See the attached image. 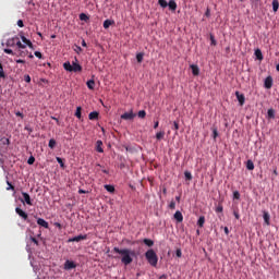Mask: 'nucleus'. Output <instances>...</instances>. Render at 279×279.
Wrapping results in <instances>:
<instances>
[{"mask_svg": "<svg viewBox=\"0 0 279 279\" xmlns=\"http://www.w3.org/2000/svg\"><path fill=\"white\" fill-rule=\"evenodd\" d=\"M235 96H236V99H238L240 106H243L245 104V95H243L239 92H235Z\"/></svg>", "mask_w": 279, "mask_h": 279, "instance_id": "9b49d317", "label": "nucleus"}, {"mask_svg": "<svg viewBox=\"0 0 279 279\" xmlns=\"http://www.w3.org/2000/svg\"><path fill=\"white\" fill-rule=\"evenodd\" d=\"M177 256H178V258H182V251L181 250H177Z\"/></svg>", "mask_w": 279, "mask_h": 279, "instance_id": "6e6d98bb", "label": "nucleus"}, {"mask_svg": "<svg viewBox=\"0 0 279 279\" xmlns=\"http://www.w3.org/2000/svg\"><path fill=\"white\" fill-rule=\"evenodd\" d=\"M254 56H255L256 60H259V61L263 60V51H260V49L257 48V49L255 50Z\"/></svg>", "mask_w": 279, "mask_h": 279, "instance_id": "6ab92c4d", "label": "nucleus"}, {"mask_svg": "<svg viewBox=\"0 0 279 279\" xmlns=\"http://www.w3.org/2000/svg\"><path fill=\"white\" fill-rule=\"evenodd\" d=\"M225 234H230V229H228V227H225Z\"/></svg>", "mask_w": 279, "mask_h": 279, "instance_id": "bf43d9fd", "label": "nucleus"}, {"mask_svg": "<svg viewBox=\"0 0 279 279\" xmlns=\"http://www.w3.org/2000/svg\"><path fill=\"white\" fill-rule=\"evenodd\" d=\"M145 57V54L143 53V52H138L137 54H136V60H137V62H143V58Z\"/></svg>", "mask_w": 279, "mask_h": 279, "instance_id": "473e14b6", "label": "nucleus"}, {"mask_svg": "<svg viewBox=\"0 0 279 279\" xmlns=\"http://www.w3.org/2000/svg\"><path fill=\"white\" fill-rule=\"evenodd\" d=\"M88 239V235L84 234H80V235H76L74 238H70L68 240V243H80V241H86Z\"/></svg>", "mask_w": 279, "mask_h": 279, "instance_id": "20e7f679", "label": "nucleus"}, {"mask_svg": "<svg viewBox=\"0 0 279 279\" xmlns=\"http://www.w3.org/2000/svg\"><path fill=\"white\" fill-rule=\"evenodd\" d=\"M204 223H206V218L204 216H201L197 220V226L199 228H204Z\"/></svg>", "mask_w": 279, "mask_h": 279, "instance_id": "aec40b11", "label": "nucleus"}, {"mask_svg": "<svg viewBox=\"0 0 279 279\" xmlns=\"http://www.w3.org/2000/svg\"><path fill=\"white\" fill-rule=\"evenodd\" d=\"M34 162H36V158H34V156H31L27 160L28 165H34Z\"/></svg>", "mask_w": 279, "mask_h": 279, "instance_id": "ea45409f", "label": "nucleus"}, {"mask_svg": "<svg viewBox=\"0 0 279 279\" xmlns=\"http://www.w3.org/2000/svg\"><path fill=\"white\" fill-rule=\"evenodd\" d=\"M213 136L214 141L217 140V136H219V132L217 131V129H213Z\"/></svg>", "mask_w": 279, "mask_h": 279, "instance_id": "37998d69", "label": "nucleus"}, {"mask_svg": "<svg viewBox=\"0 0 279 279\" xmlns=\"http://www.w3.org/2000/svg\"><path fill=\"white\" fill-rule=\"evenodd\" d=\"M88 119H89V121H95V120L99 119V112H97V111L90 112L88 114Z\"/></svg>", "mask_w": 279, "mask_h": 279, "instance_id": "dca6fc26", "label": "nucleus"}, {"mask_svg": "<svg viewBox=\"0 0 279 279\" xmlns=\"http://www.w3.org/2000/svg\"><path fill=\"white\" fill-rule=\"evenodd\" d=\"M35 56H36V58H43V53L40 52V51H35Z\"/></svg>", "mask_w": 279, "mask_h": 279, "instance_id": "864d4df0", "label": "nucleus"}, {"mask_svg": "<svg viewBox=\"0 0 279 279\" xmlns=\"http://www.w3.org/2000/svg\"><path fill=\"white\" fill-rule=\"evenodd\" d=\"M264 86L269 90V88L274 86V78L271 76H267L264 81Z\"/></svg>", "mask_w": 279, "mask_h": 279, "instance_id": "1a4fd4ad", "label": "nucleus"}, {"mask_svg": "<svg viewBox=\"0 0 279 279\" xmlns=\"http://www.w3.org/2000/svg\"><path fill=\"white\" fill-rule=\"evenodd\" d=\"M274 175H278V169L274 170Z\"/></svg>", "mask_w": 279, "mask_h": 279, "instance_id": "774afa93", "label": "nucleus"}, {"mask_svg": "<svg viewBox=\"0 0 279 279\" xmlns=\"http://www.w3.org/2000/svg\"><path fill=\"white\" fill-rule=\"evenodd\" d=\"M17 27H25V24L23 23V20L17 21Z\"/></svg>", "mask_w": 279, "mask_h": 279, "instance_id": "de8ad7c7", "label": "nucleus"}, {"mask_svg": "<svg viewBox=\"0 0 279 279\" xmlns=\"http://www.w3.org/2000/svg\"><path fill=\"white\" fill-rule=\"evenodd\" d=\"M15 116H16V117H21V119H24V117H25V116L23 114V112H21V111H16V112H15Z\"/></svg>", "mask_w": 279, "mask_h": 279, "instance_id": "8fccbe9b", "label": "nucleus"}, {"mask_svg": "<svg viewBox=\"0 0 279 279\" xmlns=\"http://www.w3.org/2000/svg\"><path fill=\"white\" fill-rule=\"evenodd\" d=\"M0 77H2V78L5 77V72L4 71H0Z\"/></svg>", "mask_w": 279, "mask_h": 279, "instance_id": "4d7b16f0", "label": "nucleus"}, {"mask_svg": "<svg viewBox=\"0 0 279 279\" xmlns=\"http://www.w3.org/2000/svg\"><path fill=\"white\" fill-rule=\"evenodd\" d=\"M233 199H241V193L239 191L233 192Z\"/></svg>", "mask_w": 279, "mask_h": 279, "instance_id": "4c0bfd02", "label": "nucleus"}, {"mask_svg": "<svg viewBox=\"0 0 279 279\" xmlns=\"http://www.w3.org/2000/svg\"><path fill=\"white\" fill-rule=\"evenodd\" d=\"M87 88H89V90H95V81L94 80L87 81Z\"/></svg>", "mask_w": 279, "mask_h": 279, "instance_id": "b1692460", "label": "nucleus"}, {"mask_svg": "<svg viewBox=\"0 0 279 279\" xmlns=\"http://www.w3.org/2000/svg\"><path fill=\"white\" fill-rule=\"evenodd\" d=\"M57 162L60 165L61 169H64V161L62 160V158L57 157Z\"/></svg>", "mask_w": 279, "mask_h": 279, "instance_id": "e433bc0d", "label": "nucleus"}, {"mask_svg": "<svg viewBox=\"0 0 279 279\" xmlns=\"http://www.w3.org/2000/svg\"><path fill=\"white\" fill-rule=\"evenodd\" d=\"M145 258L151 267H158V255L156 254V251L153 248L148 250L145 253Z\"/></svg>", "mask_w": 279, "mask_h": 279, "instance_id": "f03ea898", "label": "nucleus"}, {"mask_svg": "<svg viewBox=\"0 0 279 279\" xmlns=\"http://www.w3.org/2000/svg\"><path fill=\"white\" fill-rule=\"evenodd\" d=\"M96 151H98V154H104V142L101 140L96 142Z\"/></svg>", "mask_w": 279, "mask_h": 279, "instance_id": "f8f14e48", "label": "nucleus"}, {"mask_svg": "<svg viewBox=\"0 0 279 279\" xmlns=\"http://www.w3.org/2000/svg\"><path fill=\"white\" fill-rule=\"evenodd\" d=\"M17 40H19V36L8 39L7 47H15Z\"/></svg>", "mask_w": 279, "mask_h": 279, "instance_id": "4468645a", "label": "nucleus"}, {"mask_svg": "<svg viewBox=\"0 0 279 279\" xmlns=\"http://www.w3.org/2000/svg\"><path fill=\"white\" fill-rule=\"evenodd\" d=\"M192 73H193L194 77H197V75H199V71H193Z\"/></svg>", "mask_w": 279, "mask_h": 279, "instance_id": "13d9d810", "label": "nucleus"}, {"mask_svg": "<svg viewBox=\"0 0 279 279\" xmlns=\"http://www.w3.org/2000/svg\"><path fill=\"white\" fill-rule=\"evenodd\" d=\"M158 4L163 9L169 8L171 12H175V10H178V3L174 2V0H170L169 2H167V0H158Z\"/></svg>", "mask_w": 279, "mask_h": 279, "instance_id": "7ed1b4c3", "label": "nucleus"}, {"mask_svg": "<svg viewBox=\"0 0 279 279\" xmlns=\"http://www.w3.org/2000/svg\"><path fill=\"white\" fill-rule=\"evenodd\" d=\"M24 82H27V84H29V82H32V77L29 75H25Z\"/></svg>", "mask_w": 279, "mask_h": 279, "instance_id": "49530a36", "label": "nucleus"}, {"mask_svg": "<svg viewBox=\"0 0 279 279\" xmlns=\"http://www.w3.org/2000/svg\"><path fill=\"white\" fill-rule=\"evenodd\" d=\"M112 252L114 254H120L122 256L121 263L123 265H130L132 263V256H134V252L130 251V248H119V247H113Z\"/></svg>", "mask_w": 279, "mask_h": 279, "instance_id": "f257e3e1", "label": "nucleus"}, {"mask_svg": "<svg viewBox=\"0 0 279 279\" xmlns=\"http://www.w3.org/2000/svg\"><path fill=\"white\" fill-rule=\"evenodd\" d=\"M184 177H185L186 180H193V174L189 171L184 172Z\"/></svg>", "mask_w": 279, "mask_h": 279, "instance_id": "c9c22d12", "label": "nucleus"}, {"mask_svg": "<svg viewBox=\"0 0 279 279\" xmlns=\"http://www.w3.org/2000/svg\"><path fill=\"white\" fill-rule=\"evenodd\" d=\"M173 125H174V130H175V131L180 130V124H179L178 122L174 121V122H173Z\"/></svg>", "mask_w": 279, "mask_h": 279, "instance_id": "3c124183", "label": "nucleus"}, {"mask_svg": "<svg viewBox=\"0 0 279 279\" xmlns=\"http://www.w3.org/2000/svg\"><path fill=\"white\" fill-rule=\"evenodd\" d=\"M82 47H86V40L82 41Z\"/></svg>", "mask_w": 279, "mask_h": 279, "instance_id": "338daca9", "label": "nucleus"}, {"mask_svg": "<svg viewBox=\"0 0 279 279\" xmlns=\"http://www.w3.org/2000/svg\"><path fill=\"white\" fill-rule=\"evenodd\" d=\"M205 16H210V9H207V11L205 12Z\"/></svg>", "mask_w": 279, "mask_h": 279, "instance_id": "680f3d73", "label": "nucleus"}, {"mask_svg": "<svg viewBox=\"0 0 279 279\" xmlns=\"http://www.w3.org/2000/svg\"><path fill=\"white\" fill-rule=\"evenodd\" d=\"M15 213L16 215H19V217H22V219L24 221H27V219H29V216L27 215V213H25L23 209H21L20 207L15 208Z\"/></svg>", "mask_w": 279, "mask_h": 279, "instance_id": "423d86ee", "label": "nucleus"}, {"mask_svg": "<svg viewBox=\"0 0 279 279\" xmlns=\"http://www.w3.org/2000/svg\"><path fill=\"white\" fill-rule=\"evenodd\" d=\"M110 25H112V21H110V20H106V21L104 22V24H102V26H104L105 29H108V27H110Z\"/></svg>", "mask_w": 279, "mask_h": 279, "instance_id": "2f4dec72", "label": "nucleus"}, {"mask_svg": "<svg viewBox=\"0 0 279 279\" xmlns=\"http://www.w3.org/2000/svg\"><path fill=\"white\" fill-rule=\"evenodd\" d=\"M233 215H234L235 219H241V216L239 215V210H234Z\"/></svg>", "mask_w": 279, "mask_h": 279, "instance_id": "09e8293b", "label": "nucleus"}, {"mask_svg": "<svg viewBox=\"0 0 279 279\" xmlns=\"http://www.w3.org/2000/svg\"><path fill=\"white\" fill-rule=\"evenodd\" d=\"M263 217H264V221H265L266 226H269L270 219H271V216H269V213L264 211Z\"/></svg>", "mask_w": 279, "mask_h": 279, "instance_id": "a211bd4d", "label": "nucleus"}, {"mask_svg": "<svg viewBox=\"0 0 279 279\" xmlns=\"http://www.w3.org/2000/svg\"><path fill=\"white\" fill-rule=\"evenodd\" d=\"M78 17H80V21H88L89 20L88 15H86V13H81L78 15Z\"/></svg>", "mask_w": 279, "mask_h": 279, "instance_id": "f704fd0d", "label": "nucleus"}, {"mask_svg": "<svg viewBox=\"0 0 279 279\" xmlns=\"http://www.w3.org/2000/svg\"><path fill=\"white\" fill-rule=\"evenodd\" d=\"M267 114H268V119L276 118V111L274 109H268Z\"/></svg>", "mask_w": 279, "mask_h": 279, "instance_id": "393cba45", "label": "nucleus"}, {"mask_svg": "<svg viewBox=\"0 0 279 279\" xmlns=\"http://www.w3.org/2000/svg\"><path fill=\"white\" fill-rule=\"evenodd\" d=\"M8 187L7 191H14V185L10 183V181H7Z\"/></svg>", "mask_w": 279, "mask_h": 279, "instance_id": "79ce46f5", "label": "nucleus"}, {"mask_svg": "<svg viewBox=\"0 0 279 279\" xmlns=\"http://www.w3.org/2000/svg\"><path fill=\"white\" fill-rule=\"evenodd\" d=\"M31 241H32L33 243H35V245H38V240H37L36 238L31 236Z\"/></svg>", "mask_w": 279, "mask_h": 279, "instance_id": "603ef678", "label": "nucleus"}, {"mask_svg": "<svg viewBox=\"0 0 279 279\" xmlns=\"http://www.w3.org/2000/svg\"><path fill=\"white\" fill-rule=\"evenodd\" d=\"M72 71H82V65H80V63L77 62V58L74 59V61H72Z\"/></svg>", "mask_w": 279, "mask_h": 279, "instance_id": "ddd939ff", "label": "nucleus"}, {"mask_svg": "<svg viewBox=\"0 0 279 279\" xmlns=\"http://www.w3.org/2000/svg\"><path fill=\"white\" fill-rule=\"evenodd\" d=\"M175 221H178V223H182V221H184V216L182 215V211L177 210L173 215Z\"/></svg>", "mask_w": 279, "mask_h": 279, "instance_id": "9d476101", "label": "nucleus"}, {"mask_svg": "<svg viewBox=\"0 0 279 279\" xmlns=\"http://www.w3.org/2000/svg\"><path fill=\"white\" fill-rule=\"evenodd\" d=\"M210 43L214 47H216L217 40L215 39V35H210Z\"/></svg>", "mask_w": 279, "mask_h": 279, "instance_id": "a19ab883", "label": "nucleus"}, {"mask_svg": "<svg viewBox=\"0 0 279 279\" xmlns=\"http://www.w3.org/2000/svg\"><path fill=\"white\" fill-rule=\"evenodd\" d=\"M22 197L24 198L21 199L22 204H27V206H34V204L32 203V197L26 192H22Z\"/></svg>", "mask_w": 279, "mask_h": 279, "instance_id": "39448f33", "label": "nucleus"}, {"mask_svg": "<svg viewBox=\"0 0 279 279\" xmlns=\"http://www.w3.org/2000/svg\"><path fill=\"white\" fill-rule=\"evenodd\" d=\"M37 225L40 226L41 228H46L49 229V222H47L45 219L43 218H38L37 219Z\"/></svg>", "mask_w": 279, "mask_h": 279, "instance_id": "2eb2a0df", "label": "nucleus"}, {"mask_svg": "<svg viewBox=\"0 0 279 279\" xmlns=\"http://www.w3.org/2000/svg\"><path fill=\"white\" fill-rule=\"evenodd\" d=\"M63 69H65V71H73L71 62L69 61L63 63Z\"/></svg>", "mask_w": 279, "mask_h": 279, "instance_id": "a878e982", "label": "nucleus"}, {"mask_svg": "<svg viewBox=\"0 0 279 279\" xmlns=\"http://www.w3.org/2000/svg\"><path fill=\"white\" fill-rule=\"evenodd\" d=\"M16 47H19V49H25L27 46L23 43H21V39L17 37V41H16Z\"/></svg>", "mask_w": 279, "mask_h": 279, "instance_id": "cd10ccee", "label": "nucleus"}, {"mask_svg": "<svg viewBox=\"0 0 279 279\" xmlns=\"http://www.w3.org/2000/svg\"><path fill=\"white\" fill-rule=\"evenodd\" d=\"M75 267H77V265L75 264V262H72V260H65L64 263V269L66 271L71 270V269H75Z\"/></svg>", "mask_w": 279, "mask_h": 279, "instance_id": "6e6552de", "label": "nucleus"}, {"mask_svg": "<svg viewBox=\"0 0 279 279\" xmlns=\"http://www.w3.org/2000/svg\"><path fill=\"white\" fill-rule=\"evenodd\" d=\"M134 117H136V114H134V112L130 111V112H125L121 116V119L123 121H132V119H134Z\"/></svg>", "mask_w": 279, "mask_h": 279, "instance_id": "0eeeda50", "label": "nucleus"}, {"mask_svg": "<svg viewBox=\"0 0 279 279\" xmlns=\"http://www.w3.org/2000/svg\"><path fill=\"white\" fill-rule=\"evenodd\" d=\"M192 71H198L197 65H192Z\"/></svg>", "mask_w": 279, "mask_h": 279, "instance_id": "0e129e2a", "label": "nucleus"}, {"mask_svg": "<svg viewBox=\"0 0 279 279\" xmlns=\"http://www.w3.org/2000/svg\"><path fill=\"white\" fill-rule=\"evenodd\" d=\"M4 53H9L10 56H14V51L12 49H4Z\"/></svg>", "mask_w": 279, "mask_h": 279, "instance_id": "a18cd8bd", "label": "nucleus"}, {"mask_svg": "<svg viewBox=\"0 0 279 279\" xmlns=\"http://www.w3.org/2000/svg\"><path fill=\"white\" fill-rule=\"evenodd\" d=\"M216 213H223V205H218L216 208Z\"/></svg>", "mask_w": 279, "mask_h": 279, "instance_id": "c03bdc74", "label": "nucleus"}, {"mask_svg": "<svg viewBox=\"0 0 279 279\" xmlns=\"http://www.w3.org/2000/svg\"><path fill=\"white\" fill-rule=\"evenodd\" d=\"M157 141H162L165 138V131H160L156 134Z\"/></svg>", "mask_w": 279, "mask_h": 279, "instance_id": "c85d7f7f", "label": "nucleus"}, {"mask_svg": "<svg viewBox=\"0 0 279 279\" xmlns=\"http://www.w3.org/2000/svg\"><path fill=\"white\" fill-rule=\"evenodd\" d=\"M246 169H247L248 171H254V161H252V159H248V160L246 161Z\"/></svg>", "mask_w": 279, "mask_h": 279, "instance_id": "412c9836", "label": "nucleus"}, {"mask_svg": "<svg viewBox=\"0 0 279 279\" xmlns=\"http://www.w3.org/2000/svg\"><path fill=\"white\" fill-rule=\"evenodd\" d=\"M143 243L147 245V247H154V240L144 239Z\"/></svg>", "mask_w": 279, "mask_h": 279, "instance_id": "4be33fe9", "label": "nucleus"}, {"mask_svg": "<svg viewBox=\"0 0 279 279\" xmlns=\"http://www.w3.org/2000/svg\"><path fill=\"white\" fill-rule=\"evenodd\" d=\"M159 124H160V123H159L158 121H156L155 124H154V130H157V128H158Z\"/></svg>", "mask_w": 279, "mask_h": 279, "instance_id": "052dcab7", "label": "nucleus"}, {"mask_svg": "<svg viewBox=\"0 0 279 279\" xmlns=\"http://www.w3.org/2000/svg\"><path fill=\"white\" fill-rule=\"evenodd\" d=\"M78 193H80V195H84V194H86V191H84V190H78Z\"/></svg>", "mask_w": 279, "mask_h": 279, "instance_id": "e2e57ef3", "label": "nucleus"}, {"mask_svg": "<svg viewBox=\"0 0 279 279\" xmlns=\"http://www.w3.org/2000/svg\"><path fill=\"white\" fill-rule=\"evenodd\" d=\"M170 210H175V201H171L169 204Z\"/></svg>", "mask_w": 279, "mask_h": 279, "instance_id": "58836bf2", "label": "nucleus"}, {"mask_svg": "<svg viewBox=\"0 0 279 279\" xmlns=\"http://www.w3.org/2000/svg\"><path fill=\"white\" fill-rule=\"evenodd\" d=\"M22 41L29 47V49H34V44L29 39H27L25 36H21Z\"/></svg>", "mask_w": 279, "mask_h": 279, "instance_id": "f3484780", "label": "nucleus"}, {"mask_svg": "<svg viewBox=\"0 0 279 279\" xmlns=\"http://www.w3.org/2000/svg\"><path fill=\"white\" fill-rule=\"evenodd\" d=\"M279 10V2L278 0H272V12H278Z\"/></svg>", "mask_w": 279, "mask_h": 279, "instance_id": "5701e85b", "label": "nucleus"}, {"mask_svg": "<svg viewBox=\"0 0 279 279\" xmlns=\"http://www.w3.org/2000/svg\"><path fill=\"white\" fill-rule=\"evenodd\" d=\"M24 130H26L27 132H32V129L29 126H25Z\"/></svg>", "mask_w": 279, "mask_h": 279, "instance_id": "69168bd1", "label": "nucleus"}, {"mask_svg": "<svg viewBox=\"0 0 279 279\" xmlns=\"http://www.w3.org/2000/svg\"><path fill=\"white\" fill-rule=\"evenodd\" d=\"M137 117H138L140 119H145V117H147V112H146L145 110H141V111H138V113H137Z\"/></svg>", "mask_w": 279, "mask_h": 279, "instance_id": "7c9ffc66", "label": "nucleus"}, {"mask_svg": "<svg viewBox=\"0 0 279 279\" xmlns=\"http://www.w3.org/2000/svg\"><path fill=\"white\" fill-rule=\"evenodd\" d=\"M75 118L76 119H82V107L76 108Z\"/></svg>", "mask_w": 279, "mask_h": 279, "instance_id": "bb28decb", "label": "nucleus"}, {"mask_svg": "<svg viewBox=\"0 0 279 279\" xmlns=\"http://www.w3.org/2000/svg\"><path fill=\"white\" fill-rule=\"evenodd\" d=\"M48 146L50 147V149H54L56 148V140L51 138L48 143Z\"/></svg>", "mask_w": 279, "mask_h": 279, "instance_id": "72a5a7b5", "label": "nucleus"}, {"mask_svg": "<svg viewBox=\"0 0 279 279\" xmlns=\"http://www.w3.org/2000/svg\"><path fill=\"white\" fill-rule=\"evenodd\" d=\"M105 189H106V191H108V193H114V185H108V184H106V185H105Z\"/></svg>", "mask_w": 279, "mask_h": 279, "instance_id": "c756f323", "label": "nucleus"}, {"mask_svg": "<svg viewBox=\"0 0 279 279\" xmlns=\"http://www.w3.org/2000/svg\"><path fill=\"white\" fill-rule=\"evenodd\" d=\"M56 228H58L59 230H62V225L60 222H54Z\"/></svg>", "mask_w": 279, "mask_h": 279, "instance_id": "5fc2aeb1", "label": "nucleus"}]
</instances>
